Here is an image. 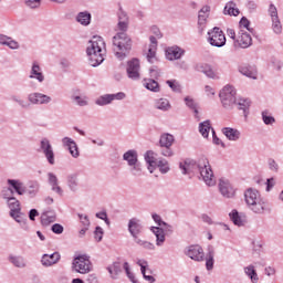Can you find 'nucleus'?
Masks as SVG:
<instances>
[{"instance_id":"nucleus-1","label":"nucleus","mask_w":283,"mask_h":283,"mask_svg":"<svg viewBox=\"0 0 283 283\" xmlns=\"http://www.w3.org/2000/svg\"><path fill=\"white\" fill-rule=\"evenodd\" d=\"M179 169L184 176H189V174H196V171H198L199 178H201L208 187L216 186V176L211 169V164H209V159L205 156H201L197 163L193 159L180 161Z\"/></svg>"},{"instance_id":"nucleus-2","label":"nucleus","mask_w":283,"mask_h":283,"mask_svg":"<svg viewBox=\"0 0 283 283\" xmlns=\"http://www.w3.org/2000/svg\"><path fill=\"white\" fill-rule=\"evenodd\" d=\"M244 199L250 211L258 216H263L266 211H271V208H269V201L262 198V195H260V191L255 188H248L244 191Z\"/></svg>"},{"instance_id":"nucleus-3","label":"nucleus","mask_w":283,"mask_h":283,"mask_svg":"<svg viewBox=\"0 0 283 283\" xmlns=\"http://www.w3.org/2000/svg\"><path fill=\"white\" fill-rule=\"evenodd\" d=\"M113 52L119 61L127 59L129 52H132V38L125 32H117L112 40Z\"/></svg>"},{"instance_id":"nucleus-4","label":"nucleus","mask_w":283,"mask_h":283,"mask_svg":"<svg viewBox=\"0 0 283 283\" xmlns=\"http://www.w3.org/2000/svg\"><path fill=\"white\" fill-rule=\"evenodd\" d=\"M103 48H105V41L101 36H94L93 40L88 42L86 54L92 67H98V65L105 61V56H103Z\"/></svg>"},{"instance_id":"nucleus-5","label":"nucleus","mask_w":283,"mask_h":283,"mask_svg":"<svg viewBox=\"0 0 283 283\" xmlns=\"http://www.w3.org/2000/svg\"><path fill=\"white\" fill-rule=\"evenodd\" d=\"M107 271L112 277V280H118V276L123 271H125L126 276L128 277L129 282L138 283V279L132 268L129 266V262L125 259H117L112 265L107 268Z\"/></svg>"},{"instance_id":"nucleus-6","label":"nucleus","mask_w":283,"mask_h":283,"mask_svg":"<svg viewBox=\"0 0 283 283\" xmlns=\"http://www.w3.org/2000/svg\"><path fill=\"white\" fill-rule=\"evenodd\" d=\"M90 259L91 256L88 254L75 255L71 265L73 273H80L81 275L92 273L94 271V265Z\"/></svg>"},{"instance_id":"nucleus-7","label":"nucleus","mask_w":283,"mask_h":283,"mask_svg":"<svg viewBox=\"0 0 283 283\" xmlns=\"http://www.w3.org/2000/svg\"><path fill=\"white\" fill-rule=\"evenodd\" d=\"M128 232L134 238V242L138 244V247H143L144 249H154V244L147 241H143L138 238L143 232V224H140V219L132 218L128 221Z\"/></svg>"},{"instance_id":"nucleus-8","label":"nucleus","mask_w":283,"mask_h":283,"mask_svg":"<svg viewBox=\"0 0 283 283\" xmlns=\"http://www.w3.org/2000/svg\"><path fill=\"white\" fill-rule=\"evenodd\" d=\"M235 87H233L232 85H226L219 93V97L221 101V105L222 107H224V109H233L237 99H235Z\"/></svg>"},{"instance_id":"nucleus-9","label":"nucleus","mask_w":283,"mask_h":283,"mask_svg":"<svg viewBox=\"0 0 283 283\" xmlns=\"http://www.w3.org/2000/svg\"><path fill=\"white\" fill-rule=\"evenodd\" d=\"M208 43L213 48H224V45H227V36L220 28L214 27L212 30L208 31Z\"/></svg>"},{"instance_id":"nucleus-10","label":"nucleus","mask_w":283,"mask_h":283,"mask_svg":"<svg viewBox=\"0 0 283 283\" xmlns=\"http://www.w3.org/2000/svg\"><path fill=\"white\" fill-rule=\"evenodd\" d=\"M176 138L174 135L169 133L161 134L159 138V147H161V155H164L166 158H171L174 156V149H171V146L174 145Z\"/></svg>"},{"instance_id":"nucleus-11","label":"nucleus","mask_w":283,"mask_h":283,"mask_svg":"<svg viewBox=\"0 0 283 283\" xmlns=\"http://www.w3.org/2000/svg\"><path fill=\"white\" fill-rule=\"evenodd\" d=\"M126 97L127 95L123 92L104 94L95 99V105H98V107H105L106 105H112L114 101H125Z\"/></svg>"},{"instance_id":"nucleus-12","label":"nucleus","mask_w":283,"mask_h":283,"mask_svg":"<svg viewBox=\"0 0 283 283\" xmlns=\"http://www.w3.org/2000/svg\"><path fill=\"white\" fill-rule=\"evenodd\" d=\"M40 149L44 157L46 158L49 165H56V159L54 156V148H52V144L50 143V139L43 138L40 142Z\"/></svg>"},{"instance_id":"nucleus-13","label":"nucleus","mask_w":283,"mask_h":283,"mask_svg":"<svg viewBox=\"0 0 283 283\" xmlns=\"http://www.w3.org/2000/svg\"><path fill=\"white\" fill-rule=\"evenodd\" d=\"M126 72L132 81H140V61L136 57L128 61Z\"/></svg>"},{"instance_id":"nucleus-14","label":"nucleus","mask_w":283,"mask_h":283,"mask_svg":"<svg viewBox=\"0 0 283 283\" xmlns=\"http://www.w3.org/2000/svg\"><path fill=\"white\" fill-rule=\"evenodd\" d=\"M28 101L31 105H50L52 96L41 92H33L28 95Z\"/></svg>"},{"instance_id":"nucleus-15","label":"nucleus","mask_w":283,"mask_h":283,"mask_svg":"<svg viewBox=\"0 0 283 283\" xmlns=\"http://www.w3.org/2000/svg\"><path fill=\"white\" fill-rule=\"evenodd\" d=\"M219 191L223 198H233L235 196V189H233L231 181L224 178L219 180Z\"/></svg>"},{"instance_id":"nucleus-16","label":"nucleus","mask_w":283,"mask_h":283,"mask_svg":"<svg viewBox=\"0 0 283 283\" xmlns=\"http://www.w3.org/2000/svg\"><path fill=\"white\" fill-rule=\"evenodd\" d=\"M62 145L63 147H66L72 158H78V156H81V151H78V145L71 137H63Z\"/></svg>"},{"instance_id":"nucleus-17","label":"nucleus","mask_w":283,"mask_h":283,"mask_svg":"<svg viewBox=\"0 0 283 283\" xmlns=\"http://www.w3.org/2000/svg\"><path fill=\"white\" fill-rule=\"evenodd\" d=\"M252 44L253 39L251 38V34L244 31H241L240 35L234 41V48H242L243 50H247V48H251Z\"/></svg>"},{"instance_id":"nucleus-18","label":"nucleus","mask_w":283,"mask_h":283,"mask_svg":"<svg viewBox=\"0 0 283 283\" xmlns=\"http://www.w3.org/2000/svg\"><path fill=\"white\" fill-rule=\"evenodd\" d=\"M211 12V7L203 6L198 14V30L199 32H205L207 28V19H209V13Z\"/></svg>"},{"instance_id":"nucleus-19","label":"nucleus","mask_w":283,"mask_h":283,"mask_svg":"<svg viewBox=\"0 0 283 283\" xmlns=\"http://www.w3.org/2000/svg\"><path fill=\"white\" fill-rule=\"evenodd\" d=\"M185 56V49L174 45L166 50V59L168 61H178Z\"/></svg>"},{"instance_id":"nucleus-20","label":"nucleus","mask_w":283,"mask_h":283,"mask_svg":"<svg viewBox=\"0 0 283 283\" xmlns=\"http://www.w3.org/2000/svg\"><path fill=\"white\" fill-rule=\"evenodd\" d=\"M29 78H32L34 81H38V83H43L45 81V75L43 74V69H41V65H39V62H33Z\"/></svg>"},{"instance_id":"nucleus-21","label":"nucleus","mask_w":283,"mask_h":283,"mask_svg":"<svg viewBox=\"0 0 283 283\" xmlns=\"http://www.w3.org/2000/svg\"><path fill=\"white\" fill-rule=\"evenodd\" d=\"M136 264L140 266L142 275L144 280H146V282H149V283L156 282V277H154L153 275H147V271L148 273H151V270H149V263L145 259H138L136 261Z\"/></svg>"},{"instance_id":"nucleus-22","label":"nucleus","mask_w":283,"mask_h":283,"mask_svg":"<svg viewBox=\"0 0 283 283\" xmlns=\"http://www.w3.org/2000/svg\"><path fill=\"white\" fill-rule=\"evenodd\" d=\"M239 72L248 78H252L253 81L258 80V67L253 65L242 64L239 66Z\"/></svg>"},{"instance_id":"nucleus-23","label":"nucleus","mask_w":283,"mask_h":283,"mask_svg":"<svg viewBox=\"0 0 283 283\" xmlns=\"http://www.w3.org/2000/svg\"><path fill=\"white\" fill-rule=\"evenodd\" d=\"M221 134L232 143H237V140H240L242 136V133L239 129L232 127H223L221 129Z\"/></svg>"},{"instance_id":"nucleus-24","label":"nucleus","mask_w":283,"mask_h":283,"mask_svg":"<svg viewBox=\"0 0 283 283\" xmlns=\"http://www.w3.org/2000/svg\"><path fill=\"white\" fill-rule=\"evenodd\" d=\"M48 182L51 187V191L57 193V196H63V188L59 186V177L54 172H48Z\"/></svg>"},{"instance_id":"nucleus-25","label":"nucleus","mask_w":283,"mask_h":283,"mask_svg":"<svg viewBox=\"0 0 283 283\" xmlns=\"http://www.w3.org/2000/svg\"><path fill=\"white\" fill-rule=\"evenodd\" d=\"M117 30L124 32V34H127V30H129V17H127L125 11L118 13Z\"/></svg>"},{"instance_id":"nucleus-26","label":"nucleus","mask_w":283,"mask_h":283,"mask_svg":"<svg viewBox=\"0 0 283 283\" xmlns=\"http://www.w3.org/2000/svg\"><path fill=\"white\" fill-rule=\"evenodd\" d=\"M9 187H12V189L18 193V196H24L27 191L25 184L19 179H8L7 180Z\"/></svg>"},{"instance_id":"nucleus-27","label":"nucleus","mask_w":283,"mask_h":283,"mask_svg":"<svg viewBox=\"0 0 283 283\" xmlns=\"http://www.w3.org/2000/svg\"><path fill=\"white\" fill-rule=\"evenodd\" d=\"M206 253L202 249H188L185 251V255L190 258V260H195V262H202Z\"/></svg>"},{"instance_id":"nucleus-28","label":"nucleus","mask_w":283,"mask_h":283,"mask_svg":"<svg viewBox=\"0 0 283 283\" xmlns=\"http://www.w3.org/2000/svg\"><path fill=\"white\" fill-rule=\"evenodd\" d=\"M60 260L61 254L59 252H54L52 254H43L41 262L43 266H52V264H56Z\"/></svg>"},{"instance_id":"nucleus-29","label":"nucleus","mask_w":283,"mask_h":283,"mask_svg":"<svg viewBox=\"0 0 283 283\" xmlns=\"http://www.w3.org/2000/svg\"><path fill=\"white\" fill-rule=\"evenodd\" d=\"M237 108L239 112H242L244 118H248L249 116V109L251 108V99L249 98H239L238 102H235Z\"/></svg>"},{"instance_id":"nucleus-30","label":"nucleus","mask_w":283,"mask_h":283,"mask_svg":"<svg viewBox=\"0 0 283 283\" xmlns=\"http://www.w3.org/2000/svg\"><path fill=\"white\" fill-rule=\"evenodd\" d=\"M52 222H56V212L54 210L44 211L41 214V223L43 227H49Z\"/></svg>"},{"instance_id":"nucleus-31","label":"nucleus","mask_w":283,"mask_h":283,"mask_svg":"<svg viewBox=\"0 0 283 283\" xmlns=\"http://www.w3.org/2000/svg\"><path fill=\"white\" fill-rule=\"evenodd\" d=\"M66 185L70 191H73V193H76V191H78V174L73 172L67 175Z\"/></svg>"},{"instance_id":"nucleus-32","label":"nucleus","mask_w":283,"mask_h":283,"mask_svg":"<svg viewBox=\"0 0 283 283\" xmlns=\"http://www.w3.org/2000/svg\"><path fill=\"white\" fill-rule=\"evenodd\" d=\"M155 109H159V112H169L171 109V103L169 99L161 97L154 101Z\"/></svg>"},{"instance_id":"nucleus-33","label":"nucleus","mask_w":283,"mask_h":283,"mask_svg":"<svg viewBox=\"0 0 283 283\" xmlns=\"http://www.w3.org/2000/svg\"><path fill=\"white\" fill-rule=\"evenodd\" d=\"M123 160H125L129 166L136 165L138 161V151L136 149H129L123 155Z\"/></svg>"},{"instance_id":"nucleus-34","label":"nucleus","mask_w":283,"mask_h":283,"mask_svg":"<svg viewBox=\"0 0 283 283\" xmlns=\"http://www.w3.org/2000/svg\"><path fill=\"white\" fill-rule=\"evenodd\" d=\"M144 158L148 165V171H150V174H154V171L156 170V163L158 160L154 158V151L153 150L146 151Z\"/></svg>"},{"instance_id":"nucleus-35","label":"nucleus","mask_w":283,"mask_h":283,"mask_svg":"<svg viewBox=\"0 0 283 283\" xmlns=\"http://www.w3.org/2000/svg\"><path fill=\"white\" fill-rule=\"evenodd\" d=\"M39 189H41L39 181H30L27 187L25 193L29 196V198H36V195L39 193Z\"/></svg>"},{"instance_id":"nucleus-36","label":"nucleus","mask_w":283,"mask_h":283,"mask_svg":"<svg viewBox=\"0 0 283 283\" xmlns=\"http://www.w3.org/2000/svg\"><path fill=\"white\" fill-rule=\"evenodd\" d=\"M76 21L77 23H81V25H90V23H92V13L88 11H82L77 13Z\"/></svg>"},{"instance_id":"nucleus-37","label":"nucleus","mask_w":283,"mask_h":283,"mask_svg":"<svg viewBox=\"0 0 283 283\" xmlns=\"http://www.w3.org/2000/svg\"><path fill=\"white\" fill-rule=\"evenodd\" d=\"M211 129H213V127H211V120L209 119L199 124V133L203 138H209V133L211 132Z\"/></svg>"},{"instance_id":"nucleus-38","label":"nucleus","mask_w":283,"mask_h":283,"mask_svg":"<svg viewBox=\"0 0 283 283\" xmlns=\"http://www.w3.org/2000/svg\"><path fill=\"white\" fill-rule=\"evenodd\" d=\"M4 200H7V205L10 209V211H21V203L19 202V200L14 197H3Z\"/></svg>"},{"instance_id":"nucleus-39","label":"nucleus","mask_w":283,"mask_h":283,"mask_svg":"<svg viewBox=\"0 0 283 283\" xmlns=\"http://www.w3.org/2000/svg\"><path fill=\"white\" fill-rule=\"evenodd\" d=\"M144 87L149 90V92H160V84H158L154 78L144 80Z\"/></svg>"},{"instance_id":"nucleus-40","label":"nucleus","mask_w":283,"mask_h":283,"mask_svg":"<svg viewBox=\"0 0 283 283\" xmlns=\"http://www.w3.org/2000/svg\"><path fill=\"white\" fill-rule=\"evenodd\" d=\"M244 273L250 277L252 283H258L260 277H258V272L255 271V266L249 265L244 268Z\"/></svg>"},{"instance_id":"nucleus-41","label":"nucleus","mask_w":283,"mask_h":283,"mask_svg":"<svg viewBox=\"0 0 283 283\" xmlns=\"http://www.w3.org/2000/svg\"><path fill=\"white\" fill-rule=\"evenodd\" d=\"M223 14H229V17H238V14H240V9L235 8V3L229 2L223 9Z\"/></svg>"},{"instance_id":"nucleus-42","label":"nucleus","mask_w":283,"mask_h":283,"mask_svg":"<svg viewBox=\"0 0 283 283\" xmlns=\"http://www.w3.org/2000/svg\"><path fill=\"white\" fill-rule=\"evenodd\" d=\"M156 167L159 168L160 174H169L171 169L167 159H158L156 161Z\"/></svg>"},{"instance_id":"nucleus-43","label":"nucleus","mask_w":283,"mask_h":283,"mask_svg":"<svg viewBox=\"0 0 283 283\" xmlns=\"http://www.w3.org/2000/svg\"><path fill=\"white\" fill-rule=\"evenodd\" d=\"M213 255H214L213 250H207V252L205 254L207 271L213 270Z\"/></svg>"},{"instance_id":"nucleus-44","label":"nucleus","mask_w":283,"mask_h":283,"mask_svg":"<svg viewBox=\"0 0 283 283\" xmlns=\"http://www.w3.org/2000/svg\"><path fill=\"white\" fill-rule=\"evenodd\" d=\"M261 116L264 125H275V117H273L271 115V112H269L268 109L262 111Z\"/></svg>"},{"instance_id":"nucleus-45","label":"nucleus","mask_w":283,"mask_h":283,"mask_svg":"<svg viewBox=\"0 0 283 283\" xmlns=\"http://www.w3.org/2000/svg\"><path fill=\"white\" fill-rule=\"evenodd\" d=\"M9 261L18 269H23L25 266V260H23L21 256L10 255Z\"/></svg>"},{"instance_id":"nucleus-46","label":"nucleus","mask_w":283,"mask_h":283,"mask_svg":"<svg viewBox=\"0 0 283 283\" xmlns=\"http://www.w3.org/2000/svg\"><path fill=\"white\" fill-rule=\"evenodd\" d=\"M230 219L233 222V224H235L237 227H242V224H244V222L242 221V217H240V213L238 212V210L231 211Z\"/></svg>"},{"instance_id":"nucleus-47","label":"nucleus","mask_w":283,"mask_h":283,"mask_svg":"<svg viewBox=\"0 0 283 283\" xmlns=\"http://www.w3.org/2000/svg\"><path fill=\"white\" fill-rule=\"evenodd\" d=\"M11 101H13V103H17V105H19V107H21L22 109H29L31 104L30 102L22 99L17 95L11 96Z\"/></svg>"},{"instance_id":"nucleus-48","label":"nucleus","mask_w":283,"mask_h":283,"mask_svg":"<svg viewBox=\"0 0 283 283\" xmlns=\"http://www.w3.org/2000/svg\"><path fill=\"white\" fill-rule=\"evenodd\" d=\"M71 99L73 101V103H76L78 107H87V105L90 104L87 102V97H82L78 95H72Z\"/></svg>"},{"instance_id":"nucleus-49","label":"nucleus","mask_w":283,"mask_h":283,"mask_svg":"<svg viewBox=\"0 0 283 283\" xmlns=\"http://www.w3.org/2000/svg\"><path fill=\"white\" fill-rule=\"evenodd\" d=\"M272 21V30L275 34H282V22L280 18H274Z\"/></svg>"},{"instance_id":"nucleus-50","label":"nucleus","mask_w":283,"mask_h":283,"mask_svg":"<svg viewBox=\"0 0 283 283\" xmlns=\"http://www.w3.org/2000/svg\"><path fill=\"white\" fill-rule=\"evenodd\" d=\"M42 0H24V6L30 10H39Z\"/></svg>"},{"instance_id":"nucleus-51","label":"nucleus","mask_w":283,"mask_h":283,"mask_svg":"<svg viewBox=\"0 0 283 283\" xmlns=\"http://www.w3.org/2000/svg\"><path fill=\"white\" fill-rule=\"evenodd\" d=\"M130 174L132 176H142L143 166L140 165V161H138L137 164L130 165Z\"/></svg>"},{"instance_id":"nucleus-52","label":"nucleus","mask_w":283,"mask_h":283,"mask_svg":"<svg viewBox=\"0 0 283 283\" xmlns=\"http://www.w3.org/2000/svg\"><path fill=\"white\" fill-rule=\"evenodd\" d=\"M156 50H157L156 48L149 46L147 55H146L148 63H155L158 61V59L156 57Z\"/></svg>"},{"instance_id":"nucleus-53","label":"nucleus","mask_w":283,"mask_h":283,"mask_svg":"<svg viewBox=\"0 0 283 283\" xmlns=\"http://www.w3.org/2000/svg\"><path fill=\"white\" fill-rule=\"evenodd\" d=\"M166 83L172 90V92H180V83L177 80H167Z\"/></svg>"},{"instance_id":"nucleus-54","label":"nucleus","mask_w":283,"mask_h":283,"mask_svg":"<svg viewBox=\"0 0 283 283\" xmlns=\"http://www.w3.org/2000/svg\"><path fill=\"white\" fill-rule=\"evenodd\" d=\"M268 12L271 17V20L280 18V15H277V7H275L273 3H270Z\"/></svg>"},{"instance_id":"nucleus-55","label":"nucleus","mask_w":283,"mask_h":283,"mask_svg":"<svg viewBox=\"0 0 283 283\" xmlns=\"http://www.w3.org/2000/svg\"><path fill=\"white\" fill-rule=\"evenodd\" d=\"M240 28H245L249 32H253V29L249 28L251 25V21L247 19V17H242L239 22Z\"/></svg>"},{"instance_id":"nucleus-56","label":"nucleus","mask_w":283,"mask_h":283,"mask_svg":"<svg viewBox=\"0 0 283 283\" xmlns=\"http://www.w3.org/2000/svg\"><path fill=\"white\" fill-rule=\"evenodd\" d=\"M184 101L189 109H196V107H198V103L190 96H186Z\"/></svg>"},{"instance_id":"nucleus-57","label":"nucleus","mask_w":283,"mask_h":283,"mask_svg":"<svg viewBox=\"0 0 283 283\" xmlns=\"http://www.w3.org/2000/svg\"><path fill=\"white\" fill-rule=\"evenodd\" d=\"M4 45L10 50H19L20 48L19 42L12 38H9V41Z\"/></svg>"},{"instance_id":"nucleus-58","label":"nucleus","mask_w":283,"mask_h":283,"mask_svg":"<svg viewBox=\"0 0 283 283\" xmlns=\"http://www.w3.org/2000/svg\"><path fill=\"white\" fill-rule=\"evenodd\" d=\"M104 231H103V228H101L99 226H97L95 228V231H94V238L97 242H101V240H103V235H104Z\"/></svg>"},{"instance_id":"nucleus-59","label":"nucleus","mask_w":283,"mask_h":283,"mask_svg":"<svg viewBox=\"0 0 283 283\" xmlns=\"http://www.w3.org/2000/svg\"><path fill=\"white\" fill-rule=\"evenodd\" d=\"M149 73H150V77L154 78H160V69H158V66H151L149 69Z\"/></svg>"},{"instance_id":"nucleus-60","label":"nucleus","mask_w":283,"mask_h":283,"mask_svg":"<svg viewBox=\"0 0 283 283\" xmlns=\"http://www.w3.org/2000/svg\"><path fill=\"white\" fill-rule=\"evenodd\" d=\"M51 231L53 233H55L56 235H61V233H63V231H65V229L63 228L62 224L60 223H54L52 227H51Z\"/></svg>"},{"instance_id":"nucleus-61","label":"nucleus","mask_w":283,"mask_h":283,"mask_svg":"<svg viewBox=\"0 0 283 283\" xmlns=\"http://www.w3.org/2000/svg\"><path fill=\"white\" fill-rule=\"evenodd\" d=\"M208 78H218V74L214 73L213 69L211 67V65H208V67L206 69L205 73H203Z\"/></svg>"},{"instance_id":"nucleus-62","label":"nucleus","mask_w":283,"mask_h":283,"mask_svg":"<svg viewBox=\"0 0 283 283\" xmlns=\"http://www.w3.org/2000/svg\"><path fill=\"white\" fill-rule=\"evenodd\" d=\"M78 218L83 227L90 228L91 222L90 217H87V214H78Z\"/></svg>"},{"instance_id":"nucleus-63","label":"nucleus","mask_w":283,"mask_h":283,"mask_svg":"<svg viewBox=\"0 0 283 283\" xmlns=\"http://www.w3.org/2000/svg\"><path fill=\"white\" fill-rule=\"evenodd\" d=\"M95 218L104 220L105 224H109V218H107V211H101L95 214Z\"/></svg>"},{"instance_id":"nucleus-64","label":"nucleus","mask_w":283,"mask_h":283,"mask_svg":"<svg viewBox=\"0 0 283 283\" xmlns=\"http://www.w3.org/2000/svg\"><path fill=\"white\" fill-rule=\"evenodd\" d=\"M269 169L270 171H277L280 169V166L277 165V161L275 159H269L268 160Z\"/></svg>"}]
</instances>
